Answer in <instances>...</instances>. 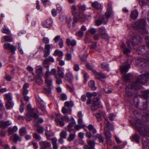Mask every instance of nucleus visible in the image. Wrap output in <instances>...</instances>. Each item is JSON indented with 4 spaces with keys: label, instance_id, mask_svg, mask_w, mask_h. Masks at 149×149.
I'll use <instances>...</instances> for the list:
<instances>
[{
    "label": "nucleus",
    "instance_id": "obj_9",
    "mask_svg": "<svg viewBox=\"0 0 149 149\" xmlns=\"http://www.w3.org/2000/svg\"><path fill=\"white\" fill-rule=\"evenodd\" d=\"M61 116L59 115H56V117L55 119V121L57 125L61 127L64 126L65 124L63 121L61 119Z\"/></svg>",
    "mask_w": 149,
    "mask_h": 149
},
{
    "label": "nucleus",
    "instance_id": "obj_46",
    "mask_svg": "<svg viewBox=\"0 0 149 149\" xmlns=\"http://www.w3.org/2000/svg\"><path fill=\"white\" fill-rule=\"evenodd\" d=\"M74 105L73 102L72 101H66L64 103V106L65 107H72Z\"/></svg>",
    "mask_w": 149,
    "mask_h": 149
},
{
    "label": "nucleus",
    "instance_id": "obj_17",
    "mask_svg": "<svg viewBox=\"0 0 149 149\" xmlns=\"http://www.w3.org/2000/svg\"><path fill=\"white\" fill-rule=\"evenodd\" d=\"M40 104L41 107L38 108V112L40 113L43 115L45 111V106L43 102H40Z\"/></svg>",
    "mask_w": 149,
    "mask_h": 149
},
{
    "label": "nucleus",
    "instance_id": "obj_20",
    "mask_svg": "<svg viewBox=\"0 0 149 149\" xmlns=\"http://www.w3.org/2000/svg\"><path fill=\"white\" fill-rule=\"evenodd\" d=\"M35 80L36 83L40 85H42L43 83V80L42 77L38 75H37L35 77Z\"/></svg>",
    "mask_w": 149,
    "mask_h": 149
},
{
    "label": "nucleus",
    "instance_id": "obj_34",
    "mask_svg": "<svg viewBox=\"0 0 149 149\" xmlns=\"http://www.w3.org/2000/svg\"><path fill=\"white\" fill-rule=\"evenodd\" d=\"M71 111V109L70 107H68L67 108L65 107H63L62 109V112L64 113H70V111Z\"/></svg>",
    "mask_w": 149,
    "mask_h": 149
},
{
    "label": "nucleus",
    "instance_id": "obj_54",
    "mask_svg": "<svg viewBox=\"0 0 149 149\" xmlns=\"http://www.w3.org/2000/svg\"><path fill=\"white\" fill-rule=\"evenodd\" d=\"M78 7L80 10V11L82 12L85 11L86 8V6L85 5H78Z\"/></svg>",
    "mask_w": 149,
    "mask_h": 149
},
{
    "label": "nucleus",
    "instance_id": "obj_29",
    "mask_svg": "<svg viewBox=\"0 0 149 149\" xmlns=\"http://www.w3.org/2000/svg\"><path fill=\"white\" fill-rule=\"evenodd\" d=\"M74 131V133H71L70 134L68 139L67 140L69 142H70L73 140L75 138V131L74 130H73Z\"/></svg>",
    "mask_w": 149,
    "mask_h": 149
},
{
    "label": "nucleus",
    "instance_id": "obj_63",
    "mask_svg": "<svg viewBox=\"0 0 149 149\" xmlns=\"http://www.w3.org/2000/svg\"><path fill=\"white\" fill-rule=\"evenodd\" d=\"M148 102L146 101V102H143V103L142 107L141 108L142 110H144L148 108Z\"/></svg>",
    "mask_w": 149,
    "mask_h": 149
},
{
    "label": "nucleus",
    "instance_id": "obj_27",
    "mask_svg": "<svg viewBox=\"0 0 149 149\" xmlns=\"http://www.w3.org/2000/svg\"><path fill=\"white\" fill-rule=\"evenodd\" d=\"M87 142L90 147V149H95V142L93 140H87Z\"/></svg>",
    "mask_w": 149,
    "mask_h": 149
},
{
    "label": "nucleus",
    "instance_id": "obj_26",
    "mask_svg": "<svg viewBox=\"0 0 149 149\" xmlns=\"http://www.w3.org/2000/svg\"><path fill=\"white\" fill-rule=\"evenodd\" d=\"M100 106V104L93 103L90 106L91 108L92 111H95Z\"/></svg>",
    "mask_w": 149,
    "mask_h": 149
},
{
    "label": "nucleus",
    "instance_id": "obj_39",
    "mask_svg": "<svg viewBox=\"0 0 149 149\" xmlns=\"http://www.w3.org/2000/svg\"><path fill=\"white\" fill-rule=\"evenodd\" d=\"M149 90H147L143 91L142 96V97L145 99L149 97Z\"/></svg>",
    "mask_w": 149,
    "mask_h": 149
},
{
    "label": "nucleus",
    "instance_id": "obj_21",
    "mask_svg": "<svg viewBox=\"0 0 149 149\" xmlns=\"http://www.w3.org/2000/svg\"><path fill=\"white\" fill-rule=\"evenodd\" d=\"M95 77L98 79L101 80V79L105 78L106 76L102 72H96L95 74Z\"/></svg>",
    "mask_w": 149,
    "mask_h": 149
},
{
    "label": "nucleus",
    "instance_id": "obj_3",
    "mask_svg": "<svg viewBox=\"0 0 149 149\" xmlns=\"http://www.w3.org/2000/svg\"><path fill=\"white\" fill-rule=\"evenodd\" d=\"M135 127L140 134L144 136H149V125L143 124L139 119L134 122Z\"/></svg>",
    "mask_w": 149,
    "mask_h": 149
},
{
    "label": "nucleus",
    "instance_id": "obj_15",
    "mask_svg": "<svg viewBox=\"0 0 149 149\" xmlns=\"http://www.w3.org/2000/svg\"><path fill=\"white\" fill-rule=\"evenodd\" d=\"M130 68V65L129 64H127L120 67V71L122 73H125L128 71V70Z\"/></svg>",
    "mask_w": 149,
    "mask_h": 149
},
{
    "label": "nucleus",
    "instance_id": "obj_62",
    "mask_svg": "<svg viewBox=\"0 0 149 149\" xmlns=\"http://www.w3.org/2000/svg\"><path fill=\"white\" fill-rule=\"evenodd\" d=\"M2 32L3 33L9 34L10 33V31L9 29H6L5 25L4 26V28H3Z\"/></svg>",
    "mask_w": 149,
    "mask_h": 149
},
{
    "label": "nucleus",
    "instance_id": "obj_51",
    "mask_svg": "<svg viewBox=\"0 0 149 149\" xmlns=\"http://www.w3.org/2000/svg\"><path fill=\"white\" fill-rule=\"evenodd\" d=\"M30 116L31 117L34 118V120H36L37 118H39V115L37 113L33 112L30 113Z\"/></svg>",
    "mask_w": 149,
    "mask_h": 149
},
{
    "label": "nucleus",
    "instance_id": "obj_13",
    "mask_svg": "<svg viewBox=\"0 0 149 149\" xmlns=\"http://www.w3.org/2000/svg\"><path fill=\"white\" fill-rule=\"evenodd\" d=\"M52 24V20L50 18L47 19L43 23L42 26L45 28H49L50 27Z\"/></svg>",
    "mask_w": 149,
    "mask_h": 149
},
{
    "label": "nucleus",
    "instance_id": "obj_12",
    "mask_svg": "<svg viewBox=\"0 0 149 149\" xmlns=\"http://www.w3.org/2000/svg\"><path fill=\"white\" fill-rule=\"evenodd\" d=\"M95 116L97 118V121L100 122L102 120V117L103 116L105 118V113L103 111H99L98 112L96 113Z\"/></svg>",
    "mask_w": 149,
    "mask_h": 149
},
{
    "label": "nucleus",
    "instance_id": "obj_53",
    "mask_svg": "<svg viewBox=\"0 0 149 149\" xmlns=\"http://www.w3.org/2000/svg\"><path fill=\"white\" fill-rule=\"evenodd\" d=\"M45 133L47 139L48 140H51V137L52 135V133L48 130H45Z\"/></svg>",
    "mask_w": 149,
    "mask_h": 149
},
{
    "label": "nucleus",
    "instance_id": "obj_31",
    "mask_svg": "<svg viewBox=\"0 0 149 149\" xmlns=\"http://www.w3.org/2000/svg\"><path fill=\"white\" fill-rule=\"evenodd\" d=\"M88 86L93 91L95 90L96 89V88L95 86V82L93 80L90 81L88 82Z\"/></svg>",
    "mask_w": 149,
    "mask_h": 149
},
{
    "label": "nucleus",
    "instance_id": "obj_35",
    "mask_svg": "<svg viewBox=\"0 0 149 149\" xmlns=\"http://www.w3.org/2000/svg\"><path fill=\"white\" fill-rule=\"evenodd\" d=\"M17 130V127L15 126L13 128L9 127L8 128V132L10 134H12L14 132H16Z\"/></svg>",
    "mask_w": 149,
    "mask_h": 149
},
{
    "label": "nucleus",
    "instance_id": "obj_45",
    "mask_svg": "<svg viewBox=\"0 0 149 149\" xmlns=\"http://www.w3.org/2000/svg\"><path fill=\"white\" fill-rule=\"evenodd\" d=\"M13 104L12 101L7 102L6 104V107L7 109L12 108Z\"/></svg>",
    "mask_w": 149,
    "mask_h": 149
},
{
    "label": "nucleus",
    "instance_id": "obj_18",
    "mask_svg": "<svg viewBox=\"0 0 149 149\" xmlns=\"http://www.w3.org/2000/svg\"><path fill=\"white\" fill-rule=\"evenodd\" d=\"M138 14L139 13L137 10H132L130 14V17L133 19H136L138 17Z\"/></svg>",
    "mask_w": 149,
    "mask_h": 149
},
{
    "label": "nucleus",
    "instance_id": "obj_40",
    "mask_svg": "<svg viewBox=\"0 0 149 149\" xmlns=\"http://www.w3.org/2000/svg\"><path fill=\"white\" fill-rule=\"evenodd\" d=\"M43 63V65L45 68H49L50 63L48 58H46L44 60Z\"/></svg>",
    "mask_w": 149,
    "mask_h": 149
},
{
    "label": "nucleus",
    "instance_id": "obj_49",
    "mask_svg": "<svg viewBox=\"0 0 149 149\" xmlns=\"http://www.w3.org/2000/svg\"><path fill=\"white\" fill-rule=\"evenodd\" d=\"M66 22L68 24V27H70L71 25L70 22L72 21L71 17L70 16H68L66 17Z\"/></svg>",
    "mask_w": 149,
    "mask_h": 149
},
{
    "label": "nucleus",
    "instance_id": "obj_37",
    "mask_svg": "<svg viewBox=\"0 0 149 149\" xmlns=\"http://www.w3.org/2000/svg\"><path fill=\"white\" fill-rule=\"evenodd\" d=\"M88 129L92 132L93 134H95L96 133V130L94 128L93 126L91 124L89 125L87 127Z\"/></svg>",
    "mask_w": 149,
    "mask_h": 149
},
{
    "label": "nucleus",
    "instance_id": "obj_64",
    "mask_svg": "<svg viewBox=\"0 0 149 149\" xmlns=\"http://www.w3.org/2000/svg\"><path fill=\"white\" fill-rule=\"evenodd\" d=\"M43 122V120L41 118H38L36 120H34V123H42Z\"/></svg>",
    "mask_w": 149,
    "mask_h": 149
},
{
    "label": "nucleus",
    "instance_id": "obj_41",
    "mask_svg": "<svg viewBox=\"0 0 149 149\" xmlns=\"http://www.w3.org/2000/svg\"><path fill=\"white\" fill-rule=\"evenodd\" d=\"M18 140L21 141V139L20 137L18 134H15L12 139V141L13 142L16 143Z\"/></svg>",
    "mask_w": 149,
    "mask_h": 149
},
{
    "label": "nucleus",
    "instance_id": "obj_36",
    "mask_svg": "<svg viewBox=\"0 0 149 149\" xmlns=\"http://www.w3.org/2000/svg\"><path fill=\"white\" fill-rule=\"evenodd\" d=\"M101 66L103 69L107 71L109 70V65L107 63H103L101 64Z\"/></svg>",
    "mask_w": 149,
    "mask_h": 149
},
{
    "label": "nucleus",
    "instance_id": "obj_56",
    "mask_svg": "<svg viewBox=\"0 0 149 149\" xmlns=\"http://www.w3.org/2000/svg\"><path fill=\"white\" fill-rule=\"evenodd\" d=\"M37 132L39 133H42L44 131V129L42 126H39L37 127Z\"/></svg>",
    "mask_w": 149,
    "mask_h": 149
},
{
    "label": "nucleus",
    "instance_id": "obj_5",
    "mask_svg": "<svg viewBox=\"0 0 149 149\" xmlns=\"http://www.w3.org/2000/svg\"><path fill=\"white\" fill-rule=\"evenodd\" d=\"M146 24V20L144 19H141L135 22L133 24L132 26L135 29L141 30L140 32L143 34L146 32L145 29Z\"/></svg>",
    "mask_w": 149,
    "mask_h": 149
},
{
    "label": "nucleus",
    "instance_id": "obj_10",
    "mask_svg": "<svg viewBox=\"0 0 149 149\" xmlns=\"http://www.w3.org/2000/svg\"><path fill=\"white\" fill-rule=\"evenodd\" d=\"M143 148L145 149H149V139L146 137L143 138L142 140Z\"/></svg>",
    "mask_w": 149,
    "mask_h": 149
},
{
    "label": "nucleus",
    "instance_id": "obj_42",
    "mask_svg": "<svg viewBox=\"0 0 149 149\" xmlns=\"http://www.w3.org/2000/svg\"><path fill=\"white\" fill-rule=\"evenodd\" d=\"M95 138L98 139L99 143H102L104 141V137L101 134H97L96 135Z\"/></svg>",
    "mask_w": 149,
    "mask_h": 149
},
{
    "label": "nucleus",
    "instance_id": "obj_25",
    "mask_svg": "<svg viewBox=\"0 0 149 149\" xmlns=\"http://www.w3.org/2000/svg\"><path fill=\"white\" fill-rule=\"evenodd\" d=\"M108 20L107 19H105V18L103 17L102 20L100 19H97L96 21V23L97 26H99L102 23L104 24H106Z\"/></svg>",
    "mask_w": 149,
    "mask_h": 149
},
{
    "label": "nucleus",
    "instance_id": "obj_32",
    "mask_svg": "<svg viewBox=\"0 0 149 149\" xmlns=\"http://www.w3.org/2000/svg\"><path fill=\"white\" fill-rule=\"evenodd\" d=\"M45 82L49 88L51 87L52 82V79H49V78H45Z\"/></svg>",
    "mask_w": 149,
    "mask_h": 149
},
{
    "label": "nucleus",
    "instance_id": "obj_4",
    "mask_svg": "<svg viewBox=\"0 0 149 149\" xmlns=\"http://www.w3.org/2000/svg\"><path fill=\"white\" fill-rule=\"evenodd\" d=\"M71 13L73 15H78V18L81 21L83 22L86 18L87 16L82 12L80 11L78 7V5H73L71 7Z\"/></svg>",
    "mask_w": 149,
    "mask_h": 149
},
{
    "label": "nucleus",
    "instance_id": "obj_60",
    "mask_svg": "<svg viewBox=\"0 0 149 149\" xmlns=\"http://www.w3.org/2000/svg\"><path fill=\"white\" fill-rule=\"evenodd\" d=\"M74 17L73 18V22H72V26L74 27H75V24L78 21V19H79L77 17H78V15H73Z\"/></svg>",
    "mask_w": 149,
    "mask_h": 149
},
{
    "label": "nucleus",
    "instance_id": "obj_30",
    "mask_svg": "<svg viewBox=\"0 0 149 149\" xmlns=\"http://www.w3.org/2000/svg\"><path fill=\"white\" fill-rule=\"evenodd\" d=\"M140 138V137L139 136L138 134H135L132 136V141L138 143L139 142Z\"/></svg>",
    "mask_w": 149,
    "mask_h": 149
},
{
    "label": "nucleus",
    "instance_id": "obj_19",
    "mask_svg": "<svg viewBox=\"0 0 149 149\" xmlns=\"http://www.w3.org/2000/svg\"><path fill=\"white\" fill-rule=\"evenodd\" d=\"M91 6L94 8L98 10L101 8V6L98 2L95 1L91 2Z\"/></svg>",
    "mask_w": 149,
    "mask_h": 149
},
{
    "label": "nucleus",
    "instance_id": "obj_24",
    "mask_svg": "<svg viewBox=\"0 0 149 149\" xmlns=\"http://www.w3.org/2000/svg\"><path fill=\"white\" fill-rule=\"evenodd\" d=\"M66 43L67 45L68 46L70 45L74 46L76 45V42L75 40H73L71 41L69 38L67 39Z\"/></svg>",
    "mask_w": 149,
    "mask_h": 149
},
{
    "label": "nucleus",
    "instance_id": "obj_8",
    "mask_svg": "<svg viewBox=\"0 0 149 149\" xmlns=\"http://www.w3.org/2000/svg\"><path fill=\"white\" fill-rule=\"evenodd\" d=\"M3 47L6 49H10L13 54L15 53V52L16 50V47L13 45H11L10 43H6L4 44Z\"/></svg>",
    "mask_w": 149,
    "mask_h": 149
},
{
    "label": "nucleus",
    "instance_id": "obj_59",
    "mask_svg": "<svg viewBox=\"0 0 149 149\" xmlns=\"http://www.w3.org/2000/svg\"><path fill=\"white\" fill-rule=\"evenodd\" d=\"M47 70L45 74V78H48L52 74L51 72L49 71V68H47Z\"/></svg>",
    "mask_w": 149,
    "mask_h": 149
},
{
    "label": "nucleus",
    "instance_id": "obj_55",
    "mask_svg": "<svg viewBox=\"0 0 149 149\" xmlns=\"http://www.w3.org/2000/svg\"><path fill=\"white\" fill-rule=\"evenodd\" d=\"M33 137L38 141H40L41 140V137L40 135L37 133H34L33 134Z\"/></svg>",
    "mask_w": 149,
    "mask_h": 149
},
{
    "label": "nucleus",
    "instance_id": "obj_22",
    "mask_svg": "<svg viewBox=\"0 0 149 149\" xmlns=\"http://www.w3.org/2000/svg\"><path fill=\"white\" fill-rule=\"evenodd\" d=\"M131 76L132 74L129 73L127 74H126L124 75L123 76L124 80L126 82V86L128 85H127V83H128V82H129V84H130V83L131 82H130V78L131 77Z\"/></svg>",
    "mask_w": 149,
    "mask_h": 149
},
{
    "label": "nucleus",
    "instance_id": "obj_44",
    "mask_svg": "<svg viewBox=\"0 0 149 149\" xmlns=\"http://www.w3.org/2000/svg\"><path fill=\"white\" fill-rule=\"evenodd\" d=\"M5 96V98L6 100L8 101H12V98L11 96V93H8L4 95Z\"/></svg>",
    "mask_w": 149,
    "mask_h": 149
},
{
    "label": "nucleus",
    "instance_id": "obj_52",
    "mask_svg": "<svg viewBox=\"0 0 149 149\" xmlns=\"http://www.w3.org/2000/svg\"><path fill=\"white\" fill-rule=\"evenodd\" d=\"M97 95V93L95 92L91 93L89 92H87L86 95L88 98H91L93 96H95Z\"/></svg>",
    "mask_w": 149,
    "mask_h": 149
},
{
    "label": "nucleus",
    "instance_id": "obj_6",
    "mask_svg": "<svg viewBox=\"0 0 149 149\" xmlns=\"http://www.w3.org/2000/svg\"><path fill=\"white\" fill-rule=\"evenodd\" d=\"M136 52L138 54L146 55L148 54L149 52V48L147 46H143L137 48Z\"/></svg>",
    "mask_w": 149,
    "mask_h": 149
},
{
    "label": "nucleus",
    "instance_id": "obj_38",
    "mask_svg": "<svg viewBox=\"0 0 149 149\" xmlns=\"http://www.w3.org/2000/svg\"><path fill=\"white\" fill-rule=\"evenodd\" d=\"M142 120L145 121H148L149 120V113H146L144 115H142Z\"/></svg>",
    "mask_w": 149,
    "mask_h": 149
},
{
    "label": "nucleus",
    "instance_id": "obj_50",
    "mask_svg": "<svg viewBox=\"0 0 149 149\" xmlns=\"http://www.w3.org/2000/svg\"><path fill=\"white\" fill-rule=\"evenodd\" d=\"M5 41L9 42H12L13 41V38L11 36H6L4 37Z\"/></svg>",
    "mask_w": 149,
    "mask_h": 149
},
{
    "label": "nucleus",
    "instance_id": "obj_11",
    "mask_svg": "<svg viewBox=\"0 0 149 149\" xmlns=\"http://www.w3.org/2000/svg\"><path fill=\"white\" fill-rule=\"evenodd\" d=\"M51 46L49 44L46 45L45 46L44 52L45 54L44 55V57L46 58L47 57L50 53V49Z\"/></svg>",
    "mask_w": 149,
    "mask_h": 149
},
{
    "label": "nucleus",
    "instance_id": "obj_61",
    "mask_svg": "<svg viewBox=\"0 0 149 149\" xmlns=\"http://www.w3.org/2000/svg\"><path fill=\"white\" fill-rule=\"evenodd\" d=\"M85 126V125L84 124L81 125H76L74 126V128L76 130H78L80 129L84 128Z\"/></svg>",
    "mask_w": 149,
    "mask_h": 149
},
{
    "label": "nucleus",
    "instance_id": "obj_2",
    "mask_svg": "<svg viewBox=\"0 0 149 149\" xmlns=\"http://www.w3.org/2000/svg\"><path fill=\"white\" fill-rule=\"evenodd\" d=\"M149 79V72H147L145 74H142L139 76L136 81L134 82H130L127 86L125 91L127 95L130 96L132 95V93L130 89L137 90L141 88L140 84L146 82Z\"/></svg>",
    "mask_w": 149,
    "mask_h": 149
},
{
    "label": "nucleus",
    "instance_id": "obj_7",
    "mask_svg": "<svg viewBox=\"0 0 149 149\" xmlns=\"http://www.w3.org/2000/svg\"><path fill=\"white\" fill-rule=\"evenodd\" d=\"M112 5L111 3H109L108 4L107 11L105 14V16L106 18L105 19H107L108 20V19L112 15Z\"/></svg>",
    "mask_w": 149,
    "mask_h": 149
},
{
    "label": "nucleus",
    "instance_id": "obj_1",
    "mask_svg": "<svg viewBox=\"0 0 149 149\" xmlns=\"http://www.w3.org/2000/svg\"><path fill=\"white\" fill-rule=\"evenodd\" d=\"M130 35L131 36V40H128L127 41V44L128 47H127L124 43H123L121 45L120 48L124 54L128 55L131 52V44L133 46H135L139 44L142 40V38L138 35L136 33L131 31L130 33Z\"/></svg>",
    "mask_w": 149,
    "mask_h": 149
},
{
    "label": "nucleus",
    "instance_id": "obj_23",
    "mask_svg": "<svg viewBox=\"0 0 149 149\" xmlns=\"http://www.w3.org/2000/svg\"><path fill=\"white\" fill-rule=\"evenodd\" d=\"M73 77L72 74L68 73L66 74L65 77V79L68 82H72L73 79Z\"/></svg>",
    "mask_w": 149,
    "mask_h": 149
},
{
    "label": "nucleus",
    "instance_id": "obj_48",
    "mask_svg": "<svg viewBox=\"0 0 149 149\" xmlns=\"http://www.w3.org/2000/svg\"><path fill=\"white\" fill-rule=\"evenodd\" d=\"M71 123H70L68 126V127H72L74 125L76 124V121L73 118H72L71 120Z\"/></svg>",
    "mask_w": 149,
    "mask_h": 149
},
{
    "label": "nucleus",
    "instance_id": "obj_47",
    "mask_svg": "<svg viewBox=\"0 0 149 149\" xmlns=\"http://www.w3.org/2000/svg\"><path fill=\"white\" fill-rule=\"evenodd\" d=\"M27 132L26 128L24 127L21 128L19 130V133L21 136H22L24 134H26Z\"/></svg>",
    "mask_w": 149,
    "mask_h": 149
},
{
    "label": "nucleus",
    "instance_id": "obj_28",
    "mask_svg": "<svg viewBox=\"0 0 149 149\" xmlns=\"http://www.w3.org/2000/svg\"><path fill=\"white\" fill-rule=\"evenodd\" d=\"M57 75V77H59L62 78H63L64 77V73L61 68L59 67H58Z\"/></svg>",
    "mask_w": 149,
    "mask_h": 149
},
{
    "label": "nucleus",
    "instance_id": "obj_14",
    "mask_svg": "<svg viewBox=\"0 0 149 149\" xmlns=\"http://www.w3.org/2000/svg\"><path fill=\"white\" fill-rule=\"evenodd\" d=\"M39 144L41 146V147H42L45 149L49 148L51 146L50 143L46 141H40Z\"/></svg>",
    "mask_w": 149,
    "mask_h": 149
},
{
    "label": "nucleus",
    "instance_id": "obj_43",
    "mask_svg": "<svg viewBox=\"0 0 149 149\" xmlns=\"http://www.w3.org/2000/svg\"><path fill=\"white\" fill-rule=\"evenodd\" d=\"M99 99L98 94L97 93V95L95 96H94V97L93 99V103L95 104H100V102H99Z\"/></svg>",
    "mask_w": 149,
    "mask_h": 149
},
{
    "label": "nucleus",
    "instance_id": "obj_58",
    "mask_svg": "<svg viewBox=\"0 0 149 149\" xmlns=\"http://www.w3.org/2000/svg\"><path fill=\"white\" fill-rule=\"evenodd\" d=\"M67 135V132L65 131H62L60 134L61 137L64 139L66 138Z\"/></svg>",
    "mask_w": 149,
    "mask_h": 149
},
{
    "label": "nucleus",
    "instance_id": "obj_33",
    "mask_svg": "<svg viewBox=\"0 0 149 149\" xmlns=\"http://www.w3.org/2000/svg\"><path fill=\"white\" fill-rule=\"evenodd\" d=\"M54 56H58L59 57H62L63 54L62 52L59 50L58 49H57L55 50L54 53Z\"/></svg>",
    "mask_w": 149,
    "mask_h": 149
},
{
    "label": "nucleus",
    "instance_id": "obj_16",
    "mask_svg": "<svg viewBox=\"0 0 149 149\" xmlns=\"http://www.w3.org/2000/svg\"><path fill=\"white\" fill-rule=\"evenodd\" d=\"M11 123L9 121L4 122L2 121H0V128H5L8 126L11 125Z\"/></svg>",
    "mask_w": 149,
    "mask_h": 149
},
{
    "label": "nucleus",
    "instance_id": "obj_57",
    "mask_svg": "<svg viewBox=\"0 0 149 149\" xmlns=\"http://www.w3.org/2000/svg\"><path fill=\"white\" fill-rule=\"evenodd\" d=\"M99 32L100 35L106 33L105 29L103 27H101L99 28Z\"/></svg>",
    "mask_w": 149,
    "mask_h": 149
}]
</instances>
